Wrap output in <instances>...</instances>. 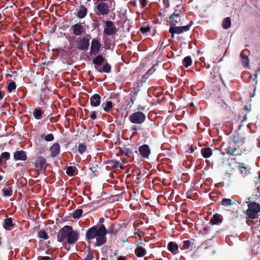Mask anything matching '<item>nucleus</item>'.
Listing matches in <instances>:
<instances>
[{
    "mask_svg": "<svg viewBox=\"0 0 260 260\" xmlns=\"http://www.w3.org/2000/svg\"><path fill=\"white\" fill-rule=\"evenodd\" d=\"M14 158L17 160H25L27 159V156L23 151H17L14 153Z\"/></svg>",
    "mask_w": 260,
    "mask_h": 260,
    "instance_id": "17",
    "label": "nucleus"
},
{
    "mask_svg": "<svg viewBox=\"0 0 260 260\" xmlns=\"http://www.w3.org/2000/svg\"><path fill=\"white\" fill-rule=\"evenodd\" d=\"M180 12L179 11H175L170 17L169 19L172 20V23L173 25H176V24L181 21L180 19Z\"/></svg>",
    "mask_w": 260,
    "mask_h": 260,
    "instance_id": "13",
    "label": "nucleus"
},
{
    "mask_svg": "<svg viewBox=\"0 0 260 260\" xmlns=\"http://www.w3.org/2000/svg\"><path fill=\"white\" fill-rule=\"evenodd\" d=\"M126 259V257L125 256H119L117 260H125Z\"/></svg>",
    "mask_w": 260,
    "mask_h": 260,
    "instance_id": "50",
    "label": "nucleus"
},
{
    "mask_svg": "<svg viewBox=\"0 0 260 260\" xmlns=\"http://www.w3.org/2000/svg\"><path fill=\"white\" fill-rule=\"evenodd\" d=\"M42 138L47 142H50L54 139V136L52 134H49L47 135H44V136H42Z\"/></svg>",
    "mask_w": 260,
    "mask_h": 260,
    "instance_id": "33",
    "label": "nucleus"
},
{
    "mask_svg": "<svg viewBox=\"0 0 260 260\" xmlns=\"http://www.w3.org/2000/svg\"><path fill=\"white\" fill-rule=\"evenodd\" d=\"M3 191L5 196L10 197L13 194V190L10 185H8L6 187L4 188Z\"/></svg>",
    "mask_w": 260,
    "mask_h": 260,
    "instance_id": "24",
    "label": "nucleus"
},
{
    "mask_svg": "<svg viewBox=\"0 0 260 260\" xmlns=\"http://www.w3.org/2000/svg\"><path fill=\"white\" fill-rule=\"evenodd\" d=\"M94 256L93 253L90 251H89L86 254L83 260H93Z\"/></svg>",
    "mask_w": 260,
    "mask_h": 260,
    "instance_id": "37",
    "label": "nucleus"
},
{
    "mask_svg": "<svg viewBox=\"0 0 260 260\" xmlns=\"http://www.w3.org/2000/svg\"><path fill=\"white\" fill-rule=\"evenodd\" d=\"M189 149H190V152H191V153H192V152H193V151H194V150H193V148L192 147V146H190V147Z\"/></svg>",
    "mask_w": 260,
    "mask_h": 260,
    "instance_id": "52",
    "label": "nucleus"
},
{
    "mask_svg": "<svg viewBox=\"0 0 260 260\" xmlns=\"http://www.w3.org/2000/svg\"><path fill=\"white\" fill-rule=\"evenodd\" d=\"M221 222L222 220L220 217V215L218 214L214 215L212 218L210 220V222L212 223V224H217L221 223Z\"/></svg>",
    "mask_w": 260,
    "mask_h": 260,
    "instance_id": "22",
    "label": "nucleus"
},
{
    "mask_svg": "<svg viewBox=\"0 0 260 260\" xmlns=\"http://www.w3.org/2000/svg\"><path fill=\"white\" fill-rule=\"evenodd\" d=\"M1 156L2 158L8 160L10 158V154L9 152H5L1 154Z\"/></svg>",
    "mask_w": 260,
    "mask_h": 260,
    "instance_id": "43",
    "label": "nucleus"
},
{
    "mask_svg": "<svg viewBox=\"0 0 260 260\" xmlns=\"http://www.w3.org/2000/svg\"><path fill=\"white\" fill-rule=\"evenodd\" d=\"M104 61V58L102 55H98L93 59L92 62L94 64L100 66Z\"/></svg>",
    "mask_w": 260,
    "mask_h": 260,
    "instance_id": "26",
    "label": "nucleus"
},
{
    "mask_svg": "<svg viewBox=\"0 0 260 260\" xmlns=\"http://www.w3.org/2000/svg\"><path fill=\"white\" fill-rule=\"evenodd\" d=\"M140 30L142 33L145 34L149 31L150 28L149 27H142L140 28Z\"/></svg>",
    "mask_w": 260,
    "mask_h": 260,
    "instance_id": "45",
    "label": "nucleus"
},
{
    "mask_svg": "<svg viewBox=\"0 0 260 260\" xmlns=\"http://www.w3.org/2000/svg\"><path fill=\"white\" fill-rule=\"evenodd\" d=\"M191 25V21L190 24L182 26H176L172 25L170 27L169 32L172 35V38H174L175 34H180L184 32L188 31Z\"/></svg>",
    "mask_w": 260,
    "mask_h": 260,
    "instance_id": "5",
    "label": "nucleus"
},
{
    "mask_svg": "<svg viewBox=\"0 0 260 260\" xmlns=\"http://www.w3.org/2000/svg\"><path fill=\"white\" fill-rule=\"evenodd\" d=\"M113 106V103L111 101L106 102L105 106H104L103 109L104 110L107 112L109 111V110L112 108Z\"/></svg>",
    "mask_w": 260,
    "mask_h": 260,
    "instance_id": "29",
    "label": "nucleus"
},
{
    "mask_svg": "<svg viewBox=\"0 0 260 260\" xmlns=\"http://www.w3.org/2000/svg\"><path fill=\"white\" fill-rule=\"evenodd\" d=\"M219 76H220V79H221V80L222 81V77H221V75H219Z\"/></svg>",
    "mask_w": 260,
    "mask_h": 260,
    "instance_id": "58",
    "label": "nucleus"
},
{
    "mask_svg": "<svg viewBox=\"0 0 260 260\" xmlns=\"http://www.w3.org/2000/svg\"><path fill=\"white\" fill-rule=\"evenodd\" d=\"M221 204L224 206H229L233 204L232 200L230 199H223L221 201Z\"/></svg>",
    "mask_w": 260,
    "mask_h": 260,
    "instance_id": "30",
    "label": "nucleus"
},
{
    "mask_svg": "<svg viewBox=\"0 0 260 260\" xmlns=\"http://www.w3.org/2000/svg\"><path fill=\"white\" fill-rule=\"evenodd\" d=\"M259 177L260 178V172H259Z\"/></svg>",
    "mask_w": 260,
    "mask_h": 260,
    "instance_id": "60",
    "label": "nucleus"
},
{
    "mask_svg": "<svg viewBox=\"0 0 260 260\" xmlns=\"http://www.w3.org/2000/svg\"><path fill=\"white\" fill-rule=\"evenodd\" d=\"M193 103H191L190 104V106H193Z\"/></svg>",
    "mask_w": 260,
    "mask_h": 260,
    "instance_id": "57",
    "label": "nucleus"
},
{
    "mask_svg": "<svg viewBox=\"0 0 260 260\" xmlns=\"http://www.w3.org/2000/svg\"><path fill=\"white\" fill-rule=\"evenodd\" d=\"M97 11L96 14L98 15H105L108 13L109 8L107 4L104 2L99 3L96 7Z\"/></svg>",
    "mask_w": 260,
    "mask_h": 260,
    "instance_id": "9",
    "label": "nucleus"
},
{
    "mask_svg": "<svg viewBox=\"0 0 260 260\" xmlns=\"http://www.w3.org/2000/svg\"><path fill=\"white\" fill-rule=\"evenodd\" d=\"M236 150V148L234 147H232L231 146H229L226 149V152L229 154L234 155Z\"/></svg>",
    "mask_w": 260,
    "mask_h": 260,
    "instance_id": "38",
    "label": "nucleus"
},
{
    "mask_svg": "<svg viewBox=\"0 0 260 260\" xmlns=\"http://www.w3.org/2000/svg\"><path fill=\"white\" fill-rule=\"evenodd\" d=\"M134 96H133V97H132L131 98V101L132 102V103H133L134 102V101L136 100V96L137 95V91H135L134 92Z\"/></svg>",
    "mask_w": 260,
    "mask_h": 260,
    "instance_id": "48",
    "label": "nucleus"
},
{
    "mask_svg": "<svg viewBox=\"0 0 260 260\" xmlns=\"http://www.w3.org/2000/svg\"><path fill=\"white\" fill-rule=\"evenodd\" d=\"M3 179V177L0 176V181Z\"/></svg>",
    "mask_w": 260,
    "mask_h": 260,
    "instance_id": "56",
    "label": "nucleus"
},
{
    "mask_svg": "<svg viewBox=\"0 0 260 260\" xmlns=\"http://www.w3.org/2000/svg\"><path fill=\"white\" fill-rule=\"evenodd\" d=\"M90 0H87V1H90Z\"/></svg>",
    "mask_w": 260,
    "mask_h": 260,
    "instance_id": "61",
    "label": "nucleus"
},
{
    "mask_svg": "<svg viewBox=\"0 0 260 260\" xmlns=\"http://www.w3.org/2000/svg\"><path fill=\"white\" fill-rule=\"evenodd\" d=\"M111 71V66L107 62L106 63L103 68V71L105 73H109Z\"/></svg>",
    "mask_w": 260,
    "mask_h": 260,
    "instance_id": "36",
    "label": "nucleus"
},
{
    "mask_svg": "<svg viewBox=\"0 0 260 260\" xmlns=\"http://www.w3.org/2000/svg\"><path fill=\"white\" fill-rule=\"evenodd\" d=\"M38 236L39 238L45 240L48 238V235L45 231H41L38 232Z\"/></svg>",
    "mask_w": 260,
    "mask_h": 260,
    "instance_id": "34",
    "label": "nucleus"
},
{
    "mask_svg": "<svg viewBox=\"0 0 260 260\" xmlns=\"http://www.w3.org/2000/svg\"><path fill=\"white\" fill-rule=\"evenodd\" d=\"M139 151L141 156L144 158H147L150 154V149L147 145H143L139 148Z\"/></svg>",
    "mask_w": 260,
    "mask_h": 260,
    "instance_id": "12",
    "label": "nucleus"
},
{
    "mask_svg": "<svg viewBox=\"0 0 260 260\" xmlns=\"http://www.w3.org/2000/svg\"><path fill=\"white\" fill-rule=\"evenodd\" d=\"M74 34L76 36H80L83 31V27L79 24H75L72 26Z\"/></svg>",
    "mask_w": 260,
    "mask_h": 260,
    "instance_id": "19",
    "label": "nucleus"
},
{
    "mask_svg": "<svg viewBox=\"0 0 260 260\" xmlns=\"http://www.w3.org/2000/svg\"><path fill=\"white\" fill-rule=\"evenodd\" d=\"M201 154L204 158H209L212 154V150L209 148H204L201 149Z\"/></svg>",
    "mask_w": 260,
    "mask_h": 260,
    "instance_id": "20",
    "label": "nucleus"
},
{
    "mask_svg": "<svg viewBox=\"0 0 260 260\" xmlns=\"http://www.w3.org/2000/svg\"><path fill=\"white\" fill-rule=\"evenodd\" d=\"M248 200L246 202L248 209L246 211V214L251 219H257L260 211V204L254 201H250L249 198Z\"/></svg>",
    "mask_w": 260,
    "mask_h": 260,
    "instance_id": "3",
    "label": "nucleus"
},
{
    "mask_svg": "<svg viewBox=\"0 0 260 260\" xmlns=\"http://www.w3.org/2000/svg\"><path fill=\"white\" fill-rule=\"evenodd\" d=\"M75 170L72 167H69L67 169L66 173L69 176H73L74 175Z\"/></svg>",
    "mask_w": 260,
    "mask_h": 260,
    "instance_id": "39",
    "label": "nucleus"
},
{
    "mask_svg": "<svg viewBox=\"0 0 260 260\" xmlns=\"http://www.w3.org/2000/svg\"><path fill=\"white\" fill-rule=\"evenodd\" d=\"M107 233V229L104 224L100 226H93L86 231V239L90 242L91 240L95 239L94 245L101 246L106 242Z\"/></svg>",
    "mask_w": 260,
    "mask_h": 260,
    "instance_id": "1",
    "label": "nucleus"
},
{
    "mask_svg": "<svg viewBox=\"0 0 260 260\" xmlns=\"http://www.w3.org/2000/svg\"><path fill=\"white\" fill-rule=\"evenodd\" d=\"M34 116L37 119L42 118V111L40 109H35L34 112Z\"/></svg>",
    "mask_w": 260,
    "mask_h": 260,
    "instance_id": "28",
    "label": "nucleus"
},
{
    "mask_svg": "<svg viewBox=\"0 0 260 260\" xmlns=\"http://www.w3.org/2000/svg\"><path fill=\"white\" fill-rule=\"evenodd\" d=\"M155 71V69L154 66H152L144 75V76H149L152 74Z\"/></svg>",
    "mask_w": 260,
    "mask_h": 260,
    "instance_id": "41",
    "label": "nucleus"
},
{
    "mask_svg": "<svg viewBox=\"0 0 260 260\" xmlns=\"http://www.w3.org/2000/svg\"><path fill=\"white\" fill-rule=\"evenodd\" d=\"M46 164V160L45 158L40 156L36 158L34 162V166L38 171H42L45 169Z\"/></svg>",
    "mask_w": 260,
    "mask_h": 260,
    "instance_id": "8",
    "label": "nucleus"
},
{
    "mask_svg": "<svg viewBox=\"0 0 260 260\" xmlns=\"http://www.w3.org/2000/svg\"><path fill=\"white\" fill-rule=\"evenodd\" d=\"M249 50L246 49L243 50L241 52L240 57L241 63L242 66L245 68H248L249 66Z\"/></svg>",
    "mask_w": 260,
    "mask_h": 260,
    "instance_id": "7",
    "label": "nucleus"
},
{
    "mask_svg": "<svg viewBox=\"0 0 260 260\" xmlns=\"http://www.w3.org/2000/svg\"><path fill=\"white\" fill-rule=\"evenodd\" d=\"M50 156L52 157L56 156L60 152V145L58 143H54L50 148Z\"/></svg>",
    "mask_w": 260,
    "mask_h": 260,
    "instance_id": "16",
    "label": "nucleus"
},
{
    "mask_svg": "<svg viewBox=\"0 0 260 260\" xmlns=\"http://www.w3.org/2000/svg\"><path fill=\"white\" fill-rule=\"evenodd\" d=\"M78 48L81 50H86L89 46V40L85 38L81 39L78 43Z\"/></svg>",
    "mask_w": 260,
    "mask_h": 260,
    "instance_id": "14",
    "label": "nucleus"
},
{
    "mask_svg": "<svg viewBox=\"0 0 260 260\" xmlns=\"http://www.w3.org/2000/svg\"><path fill=\"white\" fill-rule=\"evenodd\" d=\"M191 242L189 240L184 241L183 242V247L188 249L191 246Z\"/></svg>",
    "mask_w": 260,
    "mask_h": 260,
    "instance_id": "42",
    "label": "nucleus"
},
{
    "mask_svg": "<svg viewBox=\"0 0 260 260\" xmlns=\"http://www.w3.org/2000/svg\"><path fill=\"white\" fill-rule=\"evenodd\" d=\"M128 119L132 123L140 124L145 121L146 116L143 112L138 111L131 114Z\"/></svg>",
    "mask_w": 260,
    "mask_h": 260,
    "instance_id": "4",
    "label": "nucleus"
},
{
    "mask_svg": "<svg viewBox=\"0 0 260 260\" xmlns=\"http://www.w3.org/2000/svg\"><path fill=\"white\" fill-rule=\"evenodd\" d=\"M209 65L208 66V67H207V68H209Z\"/></svg>",
    "mask_w": 260,
    "mask_h": 260,
    "instance_id": "59",
    "label": "nucleus"
},
{
    "mask_svg": "<svg viewBox=\"0 0 260 260\" xmlns=\"http://www.w3.org/2000/svg\"><path fill=\"white\" fill-rule=\"evenodd\" d=\"M82 213L83 211L81 209H77L74 212L73 217L75 219L78 218L81 216Z\"/></svg>",
    "mask_w": 260,
    "mask_h": 260,
    "instance_id": "31",
    "label": "nucleus"
},
{
    "mask_svg": "<svg viewBox=\"0 0 260 260\" xmlns=\"http://www.w3.org/2000/svg\"><path fill=\"white\" fill-rule=\"evenodd\" d=\"M15 219L12 218H7L3 223L4 228L7 231L12 230L15 225Z\"/></svg>",
    "mask_w": 260,
    "mask_h": 260,
    "instance_id": "11",
    "label": "nucleus"
},
{
    "mask_svg": "<svg viewBox=\"0 0 260 260\" xmlns=\"http://www.w3.org/2000/svg\"><path fill=\"white\" fill-rule=\"evenodd\" d=\"M222 25L224 29H228L230 27L231 25V18L230 17H226L225 19H224Z\"/></svg>",
    "mask_w": 260,
    "mask_h": 260,
    "instance_id": "25",
    "label": "nucleus"
},
{
    "mask_svg": "<svg viewBox=\"0 0 260 260\" xmlns=\"http://www.w3.org/2000/svg\"><path fill=\"white\" fill-rule=\"evenodd\" d=\"M79 238V234L77 231H74L73 228L70 226H65L60 230L57 235V241L62 242L66 240L69 244L75 243Z\"/></svg>",
    "mask_w": 260,
    "mask_h": 260,
    "instance_id": "2",
    "label": "nucleus"
},
{
    "mask_svg": "<svg viewBox=\"0 0 260 260\" xmlns=\"http://www.w3.org/2000/svg\"><path fill=\"white\" fill-rule=\"evenodd\" d=\"M86 150V146L84 144H80L78 146V151L80 154H83Z\"/></svg>",
    "mask_w": 260,
    "mask_h": 260,
    "instance_id": "35",
    "label": "nucleus"
},
{
    "mask_svg": "<svg viewBox=\"0 0 260 260\" xmlns=\"http://www.w3.org/2000/svg\"><path fill=\"white\" fill-rule=\"evenodd\" d=\"M239 169H241V170L242 169H245V168H247V167H246L245 166H244V164L242 163L239 166Z\"/></svg>",
    "mask_w": 260,
    "mask_h": 260,
    "instance_id": "49",
    "label": "nucleus"
},
{
    "mask_svg": "<svg viewBox=\"0 0 260 260\" xmlns=\"http://www.w3.org/2000/svg\"><path fill=\"white\" fill-rule=\"evenodd\" d=\"M191 64L192 59L190 56H186L183 59V64L186 68L189 67Z\"/></svg>",
    "mask_w": 260,
    "mask_h": 260,
    "instance_id": "27",
    "label": "nucleus"
},
{
    "mask_svg": "<svg viewBox=\"0 0 260 260\" xmlns=\"http://www.w3.org/2000/svg\"><path fill=\"white\" fill-rule=\"evenodd\" d=\"M144 108L143 107H140L138 108V110H143Z\"/></svg>",
    "mask_w": 260,
    "mask_h": 260,
    "instance_id": "55",
    "label": "nucleus"
},
{
    "mask_svg": "<svg viewBox=\"0 0 260 260\" xmlns=\"http://www.w3.org/2000/svg\"><path fill=\"white\" fill-rule=\"evenodd\" d=\"M16 84L14 82L12 81L9 83L7 86V89L8 91L11 92L16 89Z\"/></svg>",
    "mask_w": 260,
    "mask_h": 260,
    "instance_id": "32",
    "label": "nucleus"
},
{
    "mask_svg": "<svg viewBox=\"0 0 260 260\" xmlns=\"http://www.w3.org/2000/svg\"><path fill=\"white\" fill-rule=\"evenodd\" d=\"M101 47V45L100 42L95 39H93L91 43L90 53L96 55L100 50Z\"/></svg>",
    "mask_w": 260,
    "mask_h": 260,
    "instance_id": "10",
    "label": "nucleus"
},
{
    "mask_svg": "<svg viewBox=\"0 0 260 260\" xmlns=\"http://www.w3.org/2000/svg\"><path fill=\"white\" fill-rule=\"evenodd\" d=\"M178 245L173 242H170L168 244V250L173 253H175V251L178 249Z\"/></svg>",
    "mask_w": 260,
    "mask_h": 260,
    "instance_id": "21",
    "label": "nucleus"
},
{
    "mask_svg": "<svg viewBox=\"0 0 260 260\" xmlns=\"http://www.w3.org/2000/svg\"><path fill=\"white\" fill-rule=\"evenodd\" d=\"M90 105L92 107H97L101 104V96L99 94H93L90 99Z\"/></svg>",
    "mask_w": 260,
    "mask_h": 260,
    "instance_id": "15",
    "label": "nucleus"
},
{
    "mask_svg": "<svg viewBox=\"0 0 260 260\" xmlns=\"http://www.w3.org/2000/svg\"><path fill=\"white\" fill-rule=\"evenodd\" d=\"M135 253L138 257H142L146 254V251L144 248L141 247H138L135 249Z\"/></svg>",
    "mask_w": 260,
    "mask_h": 260,
    "instance_id": "23",
    "label": "nucleus"
},
{
    "mask_svg": "<svg viewBox=\"0 0 260 260\" xmlns=\"http://www.w3.org/2000/svg\"><path fill=\"white\" fill-rule=\"evenodd\" d=\"M76 12L77 17L80 18H83L86 15L87 10L84 6H80L77 9Z\"/></svg>",
    "mask_w": 260,
    "mask_h": 260,
    "instance_id": "18",
    "label": "nucleus"
},
{
    "mask_svg": "<svg viewBox=\"0 0 260 260\" xmlns=\"http://www.w3.org/2000/svg\"><path fill=\"white\" fill-rule=\"evenodd\" d=\"M147 0H140V3L142 5V7H145L147 4Z\"/></svg>",
    "mask_w": 260,
    "mask_h": 260,
    "instance_id": "47",
    "label": "nucleus"
},
{
    "mask_svg": "<svg viewBox=\"0 0 260 260\" xmlns=\"http://www.w3.org/2000/svg\"><path fill=\"white\" fill-rule=\"evenodd\" d=\"M90 117L91 119H93V120L96 119V112L93 111L92 112L91 114L90 115Z\"/></svg>",
    "mask_w": 260,
    "mask_h": 260,
    "instance_id": "46",
    "label": "nucleus"
},
{
    "mask_svg": "<svg viewBox=\"0 0 260 260\" xmlns=\"http://www.w3.org/2000/svg\"><path fill=\"white\" fill-rule=\"evenodd\" d=\"M105 28L104 30V34L106 35H112L116 32V27L113 22L110 20H107L105 22Z\"/></svg>",
    "mask_w": 260,
    "mask_h": 260,
    "instance_id": "6",
    "label": "nucleus"
},
{
    "mask_svg": "<svg viewBox=\"0 0 260 260\" xmlns=\"http://www.w3.org/2000/svg\"><path fill=\"white\" fill-rule=\"evenodd\" d=\"M2 161H3V158H2V157H0V164H2Z\"/></svg>",
    "mask_w": 260,
    "mask_h": 260,
    "instance_id": "54",
    "label": "nucleus"
},
{
    "mask_svg": "<svg viewBox=\"0 0 260 260\" xmlns=\"http://www.w3.org/2000/svg\"><path fill=\"white\" fill-rule=\"evenodd\" d=\"M38 260H53V259L51 258L50 256H39L38 257Z\"/></svg>",
    "mask_w": 260,
    "mask_h": 260,
    "instance_id": "44",
    "label": "nucleus"
},
{
    "mask_svg": "<svg viewBox=\"0 0 260 260\" xmlns=\"http://www.w3.org/2000/svg\"><path fill=\"white\" fill-rule=\"evenodd\" d=\"M134 236L136 237H140V235L139 234L135 233L134 234Z\"/></svg>",
    "mask_w": 260,
    "mask_h": 260,
    "instance_id": "51",
    "label": "nucleus"
},
{
    "mask_svg": "<svg viewBox=\"0 0 260 260\" xmlns=\"http://www.w3.org/2000/svg\"><path fill=\"white\" fill-rule=\"evenodd\" d=\"M3 94H2V93L0 92V100H1L2 99H3Z\"/></svg>",
    "mask_w": 260,
    "mask_h": 260,
    "instance_id": "53",
    "label": "nucleus"
},
{
    "mask_svg": "<svg viewBox=\"0 0 260 260\" xmlns=\"http://www.w3.org/2000/svg\"><path fill=\"white\" fill-rule=\"evenodd\" d=\"M241 174L244 177L250 174V171L247 168H245V169L241 170Z\"/></svg>",
    "mask_w": 260,
    "mask_h": 260,
    "instance_id": "40",
    "label": "nucleus"
}]
</instances>
